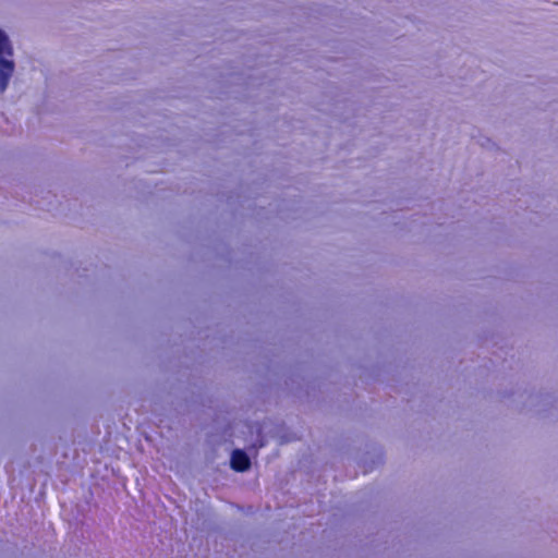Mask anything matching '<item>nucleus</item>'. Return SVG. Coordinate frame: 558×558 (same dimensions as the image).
<instances>
[{
    "instance_id": "obj_2",
    "label": "nucleus",
    "mask_w": 558,
    "mask_h": 558,
    "mask_svg": "<svg viewBox=\"0 0 558 558\" xmlns=\"http://www.w3.org/2000/svg\"><path fill=\"white\" fill-rule=\"evenodd\" d=\"M231 468L236 472H245L251 466L248 456L241 449H235L231 453L230 460Z\"/></svg>"
},
{
    "instance_id": "obj_1",
    "label": "nucleus",
    "mask_w": 558,
    "mask_h": 558,
    "mask_svg": "<svg viewBox=\"0 0 558 558\" xmlns=\"http://www.w3.org/2000/svg\"><path fill=\"white\" fill-rule=\"evenodd\" d=\"M13 47L8 35L0 29V93L8 88L15 64L12 60Z\"/></svg>"
}]
</instances>
